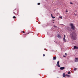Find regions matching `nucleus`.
Returning <instances> with one entry per match:
<instances>
[{"label":"nucleus","instance_id":"nucleus-1","mask_svg":"<svg viewBox=\"0 0 78 78\" xmlns=\"http://www.w3.org/2000/svg\"><path fill=\"white\" fill-rule=\"evenodd\" d=\"M70 26L71 27L72 30H75V26L73 25V23H71Z\"/></svg>","mask_w":78,"mask_h":78},{"label":"nucleus","instance_id":"nucleus-2","mask_svg":"<svg viewBox=\"0 0 78 78\" xmlns=\"http://www.w3.org/2000/svg\"><path fill=\"white\" fill-rule=\"evenodd\" d=\"M71 38L73 40H76V37L73 36V34L71 35Z\"/></svg>","mask_w":78,"mask_h":78},{"label":"nucleus","instance_id":"nucleus-3","mask_svg":"<svg viewBox=\"0 0 78 78\" xmlns=\"http://www.w3.org/2000/svg\"><path fill=\"white\" fill-rule=\"evenodd\" d=\"M57 64L56 65V66L58 67H60V65H59V61H58L57 62Z\"/></svg>","mask_w":78,"mask_h":78},{"label":"nucleus","instance_id":"nucleus-4","mask_svg":"<svg viewBox=\"0 0 78 78\" xmlns=\"http://www.w3.org/2000/svg\"><path fill=\"white\" fill-rule=\"evenodd\" d=\"M64 38H63V41L65 42H66V39H65V37H66V35H64Z\"/></svg>","mask_w":78,"mask_h":78},{"label":"nucleus","instance_id":"nucleus-5","mask_svg":"<svg viewBox=\"0 0 78 78\" xmlns=\"http://www.w3.org/2000/svg\"><path fill=\"white\" fill-rule=\"evenodd\" d=\"M57 37L59 39H60V38H61V36L59 34H58L57 35Z\"/></svg>","mask_w":78,"mask_h":78},{"label":"nucleus","instance_id":"nucleus-6","mask_svg":"<svg viewBox=\"0 0 78 78\" xmlns=\"http://www.w3.org/2000/svg\"><path fill=\"white\" fill-rule=\"evenodd\" d=\"M75 62H78V58H76L75 59Z\"/></svg>","mask_w":78,"mask_h":78},{"label":"nucleus","instance_id":"nucleus-7","mask_svg":"<svg viewBox=\"0 0 78 78\" xmlns=\"http://www.w3.org/2000/svg\"><path fill=\"white\" fill-rule=\"evenodd\" d=\"M60 70H64V69H65V67H61L60 68Z\"/></svg>","mask_w":78,"mask_h":78},{"label":"nucleus","instance_id":"nucleus-8","mask_svg":"<svg viewBox=\"0 0 78 78\" xmlns=\"http://www.w3.org/2000/svg\"><path fill=\"white\" fill-rule=\"evenodd\" d=\"M74 49H78V47H76V46H74Z\"/></svg>","mask_w":78,"mask_h":78},{"label":"nucleus","instance_id":"nucleus-9","mask_svg":"<svg viewBox=\"0 0 78 78\" xmlns=\"http://www.w3.org/2000/svg\"><path fill=\"white\" fill-rule=\"evenodd\" d=\"M51 17L52 18V19H55V17H54L53 16L52 14H51Z\"/></svg>","mask_w":78,"mask_h":78},{"label":"nucleus","instance_id":"nucleus-10","mask_svg":"<svg viewBox=\"0 0 78 78\" xmlns=\"http://www.w3.org/2000/svg\"><path fill=\"white\" fill-rule=\"evenodd\" d=\"M63 77H66V75L65 74V73H63Z\"/></svg>","mask_w":78,"mask_h":78},{"label":"nucleus","instance_id":"nucleus-11","mask_svg":"<svg viewBox=\"0 0 78 78\" xmlns=\"http://www.w3.org/2000/svg\"><path fill=\"white\" fill-rule=\"evenodd\" d=\"M56 57H53V60H56Z\"/></svg>","mask_w":78,"mask_h":78},{"label":"nucleus","instance_id":"nucleus-12","mask_svg":"<svg viewBox=\"0 0 78 78\" xmlns=\"http://www.w3.org/2000/svg\"><path fill=\"white\" fill-rule=\"evenodd\" d=\"M16 16H14L13 17V19H16Z\"/></svg>","mask_w":78,"mask_h":78},{"label":"nucleus","instance_id":"nucleus-13","mask_svg":"<svg viewBox=\"0 0 78 78\" xmlns=\"http://www.w3.org/2000/svg\"><path fill=\"white\" fill-rule=\"evenodd\" d=\"M66 76H69V77H70V76L69 75H66Z\"/></svg>","mask_w":78,"mask_h":78},{"label":"nucleus","instance_id":"nucleus-14","mask_svg":"<svg viewBox=\"0 0 78 78\" xmlns=\"http://www.w3.org/2000/svg\"><path fill=\"white\" fill-rule=\"evenodd\" d=\"M40 4H41V3H37V5H40Z\"/></svg>","mask_w":78,"mask_h":78},{"label":"nucleus","instance_id":"nucleus-15","mask_svg":"<svg viewBox=\"0 0 78 78\" xmlns=\"http://www.w3.org/2000/svg\"><path fill=\"white\" fill-rule=\"evenodd\" d=\"M70 71H69L68 73V74H70Z\"/></svg>","mask_w":78,"mask_h":78},{"label":"nucleus","instance_id":"nucleus-16","mask_svg":"<svg viewBox=\"0 0 78 78\" xmlns=\"http://www.w3.org/2000/svg\"><path fill=\"white\" fill-rule=\"evenodd\" d=\"M76 70V68H75L74 69V70Z\"/></svg>","mask_w":78,"mask_h":78},{"label":"nucleus","instance_id":"nucleus-17","mask_svg":"<svg viewBox=\"0 0 78 78\" xmlns=\"http://www.w3.org/2000/svg\"><path fill=\"white\" fill-rule=\"evenodd\" d=\"M68 12L67 10H66V12Z\"/></svg>","mask_w":78,"mask_h":78},{"label":"nucleus","instance_id":"nucleus-18","mask_svg":"<svg viewBox=\"0 0 78 78\" xmlns=\"http://www.w3.org/2000/svg\"><path fill=\"white\" fill-rule=\"evenodd\" d=\"M60 18H61V19H62V16H61L60 17Z\"/></svg>","mask_w":78,"mask_h":78},{"label":"nucleus","instance_id":"nucleus-19","mask_svg":"<svg viewBox=\"0 0 78 78\" xmlns=\"http://www.w3.org/2000/svg\"><path fill=\"white\" fill-rule=\"evenodd\" d=\"M23 33H25V32H24V31H23Z\"/></svg>","mask_w":78,"mask_h":78},{"label":"nucleus","instance_id":"nucleus-20","mask_svg":"<svg viewBox=\"0 0 78 78\" xmlns=\"http://www.w3.org/2000/svg\"><path fill=\"white\" fill-rule=\"evenodd\" d=\"M43 56H45V54H43Z\"/></svg>","mask_w":78,"mask_h":78},{"label":"nucleus","instance_id":"nucleus-21","mask_svg":"<svg viewBox=\"0 0 78 78\" xmlns=\"http://www.w3.org/2000/svg\"><path fill=\"white\" fill-rule=\"evenodd\" d=\"M65 55L66 56V55H67V53H65Z\"/></svg>","mask_w":78,"mask_h":78},{"label":"nucleus","instance_id":"nucleus-22","mask_svg":"<svg viewBox=\"0 0 78 78\" xmlns=\"http://www.w3.org/2000/svg\"><path fill=\"white\" fill-rule=\"evenodd\" d=\"M63 57H64V58H66V56L65 55H63Z\"/></svg>","mask_w":78,"mask_h":78},{"label":"nucleus","instance_id":"nucleus-23","mask_svg":"<svg viewBox=\"0 0 78 78\" xmlns=\"http://www.w3.org/2000/svg\"><path fill=\"white\" fill-rule=\"evenodd\" d=\"M70 4H72V3L70 2Z\"/></svg>","mask_w":78,"mask_h":78},{"label":"nucleus","instance_id":"nucleus-24","mask_svg":"<svg viewBox=\"0 0 78 78\" xmlns=\"http://www.w3.org/2000/svg\"><path fill=\"white\" fill-rule=\"evenodd\" d=\"M74 16H76V14H75Z\"/></svg>","mask_w":78,"mask_h":78},{"label":"nucleus","instance_id":"nucleus-25","mask_svg":"<svg viewBox=\"0 0 78 78\" xmlns=\"http://www.w3.org/2000/svg\"><path fill=\"white\" fill-rule=\"evenodd\" d=\"M53 72H55V70H54Z\"/></svg>","mask_w":78,"mask_h":78},{"label":"nucleus","instance_id":"nucleus-26","mask_svg":"<svg viewBox=\"0 0 78 78\" xmlns=\"http://www.w3.org/2000/svg\"><path fill=\"white\" fill-rule=\"evenodd\" d=\"M53 23H54V22H53Z\"/></svg>","mask_w":78,"mask_h":78},{"label":"nucleus","instance_id":"nucleus-27","mask_svg":"<svg viewBox=\"0 0 78 78\" xmlns=\"http://www.w3.org/2000/svg\"><path fill=\"white\" fill-rule=\"evenodd\" d=\"M25 34V35H26V34Z\"/></svg>","mask_w":78,"mask_h":78}]
</instances>
